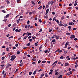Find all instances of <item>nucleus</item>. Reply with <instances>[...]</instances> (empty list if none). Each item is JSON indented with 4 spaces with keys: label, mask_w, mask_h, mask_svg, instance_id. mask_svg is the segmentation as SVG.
I'll list each match as a JSON object with an SVG mask.
<instances>
[{
    "label": "nucleus",
    "mask_w": 78,
    "mask_h": 78,
    "mask_svg": "<svg viewBox=\"0 0 78 78\" xmlns=\"http://www.w3.org/2000/svg\"><path fill=\"white\" fill-rule=\"evenodd\" d=\"M16 25H17V24H16V23H15L12 25V27H14Z\"/></svg>",
    "instance_id": "a878e982"
},
{
    "label": "nucleus",
    "mask_w": 78,
    "mask_h": 78,
    "mask_svg": "<svg viewBox=\"0 0 78 78\" xmlns=\"http://www.w3.org/2000/svg\"><path fill=\"white\" fill-rule=\"evenodd\" d=\"M25 28H28V25H25L24 26Z\"/></svg>",
    "instance_id": "09e8293b"
},
{
    "label": "nucleus",
    "mask_w": 78,
    "mask_h": 78,
    "mask_svg": "<svg viewBox=\"0 0 78 78\" xmlns=\"http://www.w3.org/2000/svg\"><path fill=\"white\" fill-rule=\"evenodd\" d=\"M19 15H18L17 16H16L15 18L16 19H17V18H19Z\"/></svg>",
    "instance_id": "72a5a7b5"
},
{
    "label": "nucleus",
    "mask_w": 78,
    "mask_h": 78,
    "mask_svg": "<svg viewBox=\"0 0 78 78\" xmlns=\"http://www.w3.org/2000/svg\"><path fill=\"white\" fill-rule=\"evenodd\" d=\"M64 19V16H62L61 18V20H63V19Z\"/></svg>",
    "instance_id": "2f4dec72"
},
{
    "label": "nucleus",
    "mask_w": 78,
    "mask_h": 78,
    "mask_svg": "<svg viewBox=\"0 0 78 78\" xmlns=\"http://www.w3.org/2000/svg\"><path fill=\"white\" fill-rule=\"evenodd\" d=\"M27 23V24H30V20H28Z\"/></svg>",
    "instance_id": "de8ad7c7"
},
{
    "label": "nucleus",
    "mask_w": 78,
    "mask_h": 78,
    "mask_svg": "<svg viewBox=\"0 0 78 78\" xmlns=\"http://www.w3.org/2000/svg\"><path fill=\"white\" fill-rule=\"evenodd\" d=\"M41 60H39L38 62V64H40L41 63Z\"/></svg>",
    "instance_id": "13d9d810"
},
{
    "label": "nucleus",
    "mask_w": 78,
    "mask_h": 78,
    "mask_svg": "<svg viewBox=\"0 0 78 78\" xmlns=\"http://www.w3.org/2000/svg\"><path fill=\"white\" fill-rule=\"evenodd\" d=\"M32 64H34H34H36V63L35 62H33L32 63Z\"/></svg>",
    "instance_id": "6e6d98bb"
},
{
    "label": "nucleus",
    "mask_w": 78,
    "mask_h": 78,
    "mask_svg": "<svg viewBox=\"0 0 78 78\" xmlns=\"http://www.w3.org/2000/svg\"><path fill=\"white\" fill-rule=\"evenodd\" d=\"M66 39V37L64 36L63 37V39Z\"/></svg>",
    "instance_id": "37998d69"
},
{
    "label": "nucleus",
    "mask_w": 78,
    "mask_h": 78,
    "mask_svg": "<svg viewBox=\"0 0 78 78\" xmlns=\"http://www.w3.org/2000/svg\"><path fill=\"white\" fill-rule=\"evenodd\" d=\"M50 4H51V5H53V3L52 1H51V2H50Z\"/></svg>",
    "instance_id": "b1692460"
},
{
    "label": "nucleus",
    "mask_w": 78,
    "mask_h": 78,
    "mask_svg": "<svg viewBox=\"0 0 78 78\" xmlns=\"http://www.w3.org/2000/svg\"><path fill=\"white\" fill-rule=\"evenodd\" d=\"M6 50L7 51H9V48H6Z\"/></svg>",
    "instance_id": "5701e85b"
},
{
    "label": "nucleus",
    "mask_w": 78,
    "mask_h": 78,
    "mask_svg": "<svg viewBox=\"0 0 78 78\" xmlns=\"http://www.w3.org/2000/svg\"><path fill=\"white\" fill-rule=\"evenodd\" d=\"M55 39H53L52 40V41L51 42V44H52V42H55Z\"/></svg>",
    "instance_id": "2eb2a0df"
},
{
    "label": "nucleus",
    "mask_w": 78,
    "mask_h": 78,
    "mask_svg": "<svg viewBox=\"0 0 78 78\" xmlns=\"http://www.w3.org/2000/svg\"><path fill=\"white\" fill-rule=\"evenodd\" d=\"M20 31H21V29H20L19 30L18 29H16L15 30V31H16V32H17L18 33H20Z\"/></svg>",
    "instance_id": "f257e3e1"
},
{
    "label": "nucleus",
    "mask_w": 78,
    "mask_h": 78,
    "mask_svg": "<svg viewBox=\"0 0 78 78\" xmlns=\"http://www.w3.org/2000/svg\"><path fill=\"white\" fill-rule=\"evenodd\" d=\"M50 62H51L50 61H47V63H48V64H50Z\"/></svg>",
    "instance_id": "4d7b16f0"
},
{
    "label": "nucleus",
    "mask_w": 78,
    "mask_h": 78,
    "mask_svg": "<svg viewBox=\"0 0 78 78\" xmlns=\"http://www.w3.org/2000/svg\"><path fill=\"white\" fill-rule=\"evenodd\" d=\"M62 75H60L58 77V78H62Z\"/></svg>",
    "instance_id": "f3484780"
},
{
    "label": "nucleus",
    "mask_w": 78,
    "mask_h": 78,
    "mask_svg": "<svg viewBox=\"0 0 78 78\" xmlns=\"http://www.w3.org/2000/svg\"><path fill=\"white\" fill-rule=\"evenodd\" d=\"M46 16H44V18H45L46 19H48V15H45Z\"/></svg>",
    "instance_id": "9d476101"
},
{
    "label": "nucleus",
    "mask_w": 78,
    "mask_h": 78,
    "mask_svg": "<svg viewBox=\"0 0 78 78\" xmlns=\"http://www.w3.org/2000/svg\"><path fill=\"white\" fill-rule=\"evenodd\" d=\"M27 55V53L25 52L23 56H26Z\"/></svg>",
    "instance_id": "c756f323"
},
{
    "label": "nucleus",
    "mask_w": 78,
    "mask_h": 78,
    "mask_svg": "<svg viewBox=\"0 0 78 78\" xmlns=\"http://www.w3.org/2000/svg\"><path fill=\"white\" fill-rule=\"evenodd\" d=\"M77 3H78V2H75V3L74 4V6H76V5H77Z\"/></svg>",
    "instance_id": "aec40b11"
},
{
    "label": "nucleus",
    "mask_w": 78,
    "mask_h": 78,
    "mask_svg": "<svg viewBox=\"0 0 78 78\" xmlns=\"http://www.w3.org/2000/svg\"><path fill=\"white\" fill-rule=\"evenodd\" d=\"M2 12H3V13H6V11H5V10H2Z\"/></svg>",
    "instance_id": "412c9836"
},
{
    "label": "nucleus",
    "mask_w": 78,
    "mask_h": 78,
    "mask_svg": "<svg viewBox=\"0 0 78 78\" xmlns=\"http://www.w3.org/2000/svg\"><path fill=\"white\" fill-rule=\"evenodd\" d=\"M58 70H59V69H57H57H55V72H58Z\"/></svg>",
    "instance_id": "7c9ffc66"
},
{
    "label": "nucleus",
    "mask_w": 78,
    "mask_h": 78,
    "mask_svg": "<svg viewBox=\"0 0 78 78\" xmlns=\"http://www.w3.org/2000/svg\"><path fill=\"white\" fill-rule=\"evenodd\" d=\"M23 65V63H20V66H22Z\"/></svg>",
    "instance_id": "c9c22d12"
},
{
    "label": "nucleus",
    "mask_w": 78,
    "mask_h": 78,
    "mask_svg": "<svg viewBox=\"0 0 78 78\" xmlns=\"http://www.w3.org/2000/svg\"><path fill=\"white\" fill-rule=\"evenodd\" d=\"M28 36L27 35L24 37L23 39V40H24V39H27V38L28 37Z\"/></svg>",
    "instance_id": "6e6552de"
},
{
    "label": "nucleus",
    "mask_w": 78,
    "mask_h": 78,
    "mask_svg": "<svg viewBox=\"0 0 78 78\" xmlns=\"http://www.w3.org/2000/svg\"><path fill=\"white\" fill-rule=\"evenodd\" d=\"M41 75L42 76H44L45 75V74H44V73H42L41 74Z\"/></svg>",
    "instance_id": "49530a36"
},
{
    "label": "nucleus",
    "mask_w": 78,
    "mask_h": 78,
    "mask_svg": "<svg viewBox=\"0 0 78 78\" xmlns=\"http://www.w3.org/2000/svg\"><path fill=\"white\" fill-rule=\"evenodd\" d=\"M6 73H5L4 75V78H5V77H6Z\"/></svg>",
    "instance_id": "4c0bfd02"
},
{
    "label": "nucleus",
    "mask_w": 78,
    "mask_h": 78,
    "mask_svg": "<svg viewBox=\"0 0 78 78\" xmlns=\"http://www.w3.org/2000/svg\"><path fill=\"white\" fill-rule=\"evenodd\" d=\"M46 8H48V7H49V5H46Z\"/></svg>",
    "instance_id": "cd10ccee"
},
{
    "label": "nucleus",
    "mask_w": 78,
    "mask_h": 78,
    "mask_svg": "<svg viewBox=\"0 0 78 78\" xmlns=\"http://www.w3.org/2000/svg\"><path fill=\"white\" fill-rule=\"evenodd\" d=\"M9 39H12V38H13V36H12L9 37Z\"/></svg>",
    "instance_id": "052dcab7"
},
{
    "label": "nucleus",
    "mask_w": 78,
    "mask_h": 78,
    "mask_svg": "<svg viewBox=\"0 0 78 78\" xmlns=\"http://www.w3.org/2000/svg\"><path fill=\"white\" fill-rule=\"evenodd\" d=\"M35 13H36V11H35L34 10L32 12L33 14H35Z\"/></svg>",
    "instance_id": "ea45409f"
},
{
    "label": "nucleus",
    "mask_w": 78,
    "mask_h": 78,
    "mask_svg": "<svg viewBox=\"0 0 78 78\" xmlns=\"http://www.w3.org/2000/svg\"><path fill=\"white\" fill-rule=\"evenodd\" d=\"M4 73H5V71L3 70L2 71V75H4Z\"/></svg>",
    "instance_id": "69168bd1"
},
{
    "label": "nucleus",
    "mask_w": 78,
    "mask_h": 78,
    "mask_svg": "<svg viewBox=\"0 0 78 78\" xmlns=\"http://www.w3.org/2000/svg\"><path fill=\"white\" fill-rule=\"evenodd\" d=\"M31 2L32 3V4H33V5H35V3L34 2V1H31Z\"/></svg>",
    "instance_id": "6ab92c4d"
},
{
    "label": "nucleus",
    "mask_w": 78,
    "mask_h": 78,
    "mask_svg": "<svg viewBox=\"0 0 78 78\" xmlns=\"http://www.w3.org/2000/svg\"><path fill=\"white\" fill-rule=\"evenodd\" d=\"M68 44H69V41H67L65 44V46H67V45H68Z\"/></svg>",
    "instance_id": "f8f14e48"
},
{
    "label": "nucleus",
    "mask_w": 78,
    "mask_h": 78,
    "mask_svg": "<svg viewBox=\"0 0 78 78\" xmlns=\"http://www.w3.org/2000/svg\"><path fill=\"white\" fill-rule=\"evenodd\" d=\"M29 75H31V74H32V72H30L29 73Z\"/></svg>",
    "instance_id": "f704fd0d"
},
{
    "label": "nucleus",
    "mask_w": 78,
    "mask_h": 78,
    "mask_svg": "<svg viewBox=\"0 0 78 78\" xmlns=\"http://www.w3.org/2000/svg\"><path fill=\"white\" fill-rule=\"evenodd\" d=\"M18 46H19L18 44L17 43L15 44V47H18Z\"/></svg>",
    "instance_id": "a18cd8bd"
},
{
    "label": "nucleus",
    "mask_w": 78,
    "mask_h": 78,
    "mask_svg": "<svg viewBox=\"0 0 78 78\" xmlns=\"http://www.w3.org/2000/svg\"><path fill=\"white\" fill-rule=\"evenodd\" d=\"M49 10H50V9H48L46 10V12H48L49 11Z\"/></svg>",
    "instance_id": "603ef678"
},
{
    "label": "nucleus",
    "mask_w": 78,
    "mask_h": 78,
    "mask_svg": "<svg viewBox=\"0 0 78 78\" xmlns=\"http://www.w3.org/2000/svg\"><path fill=\"white\" fill-rule=\"evenodd\" d=\"M65 58V57H64V56H61L60 57V59H63V58Z\"/></svg>",
    "instance_id": "c85d7f7f"
},
{
    "label": "nucleus",
    "mask_w": 78,
    "mask_h": 78,
    "mask_svg": "<svg viewBox=\"0 0 78 78\" xmlns=\"http://www.w3.org/2000/svg\"><path fill=\"white\" fill-rule=\"evenodd\" d=\"M41 8H42V5L40 6L39 7V8H38V9H41Z\"/></svg>",
    "instance_id": "58836bf2"
},
{
    "label": "nucleus",
    "mask_w": 78,
    "mask_h": 78,
    "mask_svg": "<svg viewBox=\"0 0 78 78\" xmlns=\"http://www.w3.org/2000/svg\"><path fill=\"white\" fill-rule=\"evenodd\" d=\"M59 37H60L59 36H57V37H56V39L57 40H58V39H59Z\"/></svg>",
    "instance_id": "ddd939ff"
},
{
    "label": "nucleus",
    "mask_w": 78,
    "mask_h": 78,
    "mask_svg": "<svg viewBox=\"0 0 78 78\" xmlns=\"http://www.w3.org/2000/svg\"><path fill=\"white\" fill-rule=\"evenodd\" d=\"M28 35H31V33H28Z\"/></svg>",
    "instance_id": "bf43d9fd"
},
{
    "label": "nucleus",
    "mask_w": 78,
    "mask_h": 78,
    "mask_svg": "<svg viewBox=\"0 0 78 78\" xmlns=\"http://www.w3.org/2000/svg\"><path fill=\"white\" fill-rule=\"evenodd\" d=\"M48 51L46 50L44 51V53H47Z\"/></svg>",
    "instance_id": "e433bc0d"
},
{
    "label": "nucleus",
    "mask_w": 78,
    "mask_h": 78,
    "mask_svg": "<svg viewBox=\"0 0 78 78\" xmlns=\"http://www.w3.org/2000/svg\"><path fill=\"white\" fill-rule=\"evenodd\" d=\"M59 74V73L58 72H56L55 73V75H58Z\"/></svg>",
    "instance_id": "a211bd4d"
},
{
    "label": "nucleus",
    "mask_w": 78,
    "mask_h": 78,
    "mask_svg": "<svg viewBox=\"0 0 78 78\" xmlns=\"http://www.w3.org/2000/svg\"><path fill=\"white\" fill-rule=\"evenodd\" d=\"M45 62H46V61L44 60L42 61V63H45Z\"/></svg>",
    "instance_id": "bb28decb"
},
{
    "label": "nucleus",
    "mask_w": 78,
    "mask_h": 78,
    "mask_svg": "<svg viewBox=\"0 0 78 78\" xmlns=\"http://www.w3.org/2000/svg\"><path fill=\"white\" fill-rule=\"evenodd\" d=\"M36 71H35L33 73V75H35V74H36Z\"/></svg>",
    "instance_id": "5fc2aeb1"
},
{
    "label": "nucleus",
    "mask_w": 78,
    "mask_h": 78,
    "mask_svg": "<svg viewBox=\"0 0 78 78\" xmlns=\"http://www.w3.org/2000/svg\"><path fill=\"white\" fill-rule=\"evenodd\" d=\"M77 67H78V65L77 64V65H76L75 66V69H76V68H77Z\"/></svg>",
    "instance_id": "864d4df0"
},
{
    "label": "nucleus",
    "mask_w": 78,
    "mask_h": 78,
    "mask_svg": "<svg viewBox=\"0 0 78 78\" xmlns=\"http://www.w3.org/2000/svg\"><path fill=\"white\" fill-rule=\"evenodd\" d=\"M8 20V19H6L5 20H3V21H4L5 22H6Z\"/></svg>",
    "instance_id": "8fccbe9b"
},
{
    "label": "nucleus",
    "mask_w": 78,
    "mask_h": 78,
    "mask_svg": "<svg viewBox=\"0 0 78 78\" xmlns=\"http://www.w3.org/2000/svg\"><path fill=\"white\" fill-rule=\"evenodd\" d=\"M59 50V49H58V50H56L55 51V53H56L57 52H58V51Z\"/></svg>",
    "instance_id": "79ce46f5"
},
{
    "label": "nucleus",
    "mask_w": 78,
    "mask_h": 78,
    "mask_svg": "<svg viewBox=\"0 0 78 78\" xmlns=\"http://www.w3.org/2000/svg\"><path fill=\"white\" fill-rule=\"evenodd\" d=\"M9 16V14L6 15V16L4 17V19H6V18H8Z\"/></svg>",
    "instance_id": "20e7f679"
},
{
    "label": "nucleus",
    "mask_w": 78,
    "mask_h": 78,
    "mask_svg": "<svg viewBox=\"0 0 78 78\" xmlns=\"http://www.w3.org/2000/svg\"><path fill=\"white\" fill-rule=\"evenodd\" d=\"M11 58H13V59H14L16 58V56L15 55H12L11 56Z\"/></svg>",
    "instance_id": "423d86ee"
},
{
    "label": "nucleus",
    "mask_w": 78,
    "mask_h": 78,
    "mask_svg": "<svg viewBox=\"0 0 78 78\" xmlns=\"http://www.w3.org/2000/svg\"><path fill=\"white\" fill-rule=\"evenodd\" d=\"M36 57H34V58L33 57V60L34 61H36V59H35Z\"/></svg>",
    "instance_id": "dca6fc26"
},
{
    "label": "nucleus",
    "mask_w": 78,
    "mask_h": 78,
    "mask_svg": "<svg viewBox=\"0 0 78 78\" xmlns=\"http://www.w3.org/2000/svg\"><path fill=\"white\" fill-rule=\"evenodd\" d=\"M34 19L35 20H37V18L36 17Z\"/></svg>",
    "instance_id": "0e129e2a"
},
{
    "label": "nucleus",
    "mask_w": 78,
    "mask_h": 78,
    "mask_svg": "<svg viewBox=\"0 0 78 78\" xmlns=\"http://www.w3.org/2000/svg\"><path fill=\"white\" fill-rule=\"evenodd\" d=\"M26 33H24L23 34V36H24L25 34H26Z\"/></svg>",
    "instance_id": "774afa93"
},
{
    "label": "nucleus",
    "mask_w": 78,
    "mask_h": 78,
    "mask_svg": "<svg viewBox=\"0 0 78 78\" xmlns=\"http://www.w3.org/2000/svg\"><path fill=\"white\" fill-rule=\"evenodd\" d=\"M31 38V36H29L28 37V39H30V38Z\"/></svg>",
    "instance_id": "e2e57ef3"
},
{
    "label": "nucleus",
    "mask_w": 78,
    "mask_h": 78,
    "mask_svg": "<svg viewBox=\"0 0 78 78\" xmlns=\"http://www.w3.org/2000/svg\"><path fill=\"white\" fill-rule=\"evenodd\" d=\"M2 60H4V59H5V56H4L2 57Z\"/></svg>",
    "instance_id": "3c124183"
},
{
    "label": "nucleus",
    "mask_w": 78,
    "mask_h": 78,
    "mask_svg": "<svg viewBox=\"0 0 78 78\" xmlns=\"http://www.w3.org/2000/svg\"><path fill=\"white\" fill-rule=\"evenodd\" d=\"M29 41L30 42H32V41H33V40H32V39H29Z\"/></svg>",
    "instance_id": "a19ab883"
},
{
    "label": "nucleus",
    "mask_w": 78,
    "mask_h": 78,
    "mask_svg": "<svg viewBox=\"0 0 78 78\" xmlns=\"http://www.w3.org/2000/svg\"><path fill=\"white\" fill-rule=\"evenodd\" d=\"M52 66H53V67H55V66H56V64H55V63L54 62L52 65Z\"/></svg>",
    "instance_id": "4468645a"
},
{
    "label": "nucleus",
    "mask_w": 78,
    "mask_h": 78,
    "mask_svg": "<svg viewBox=\"0 0 78 78\" xmlns=\"http://www.w3.org/2000/svg\"><path fill=\"white\" fill-rule=\"evenodd\" d=\"M30 44H31V43L29 42L27 44L26 46H30Z\"/></svg>",
    "instance_id": "4be33fe9"
},
{
    "label": "nucleus",
    "mask_w": 78,
    "mask_h": 78,
    "mask_svg": "<svg viewBox=\"0 0 78 78\" xmlns=\"http://www.w3.org/2000/svg\"><path fill=\"white\" fill-rule=\"evenodd\" d=\"M16 53H17V54H20V51H17L16 52Z\"/></svg>",
    "instance_id": "c03bdc74"
},
{
    "label": "nucleus",
    "mask_w": 78,
    "mask_h": 78,
    "mask_svg": "<svg viewBox=\"0 0 78 78\" xmlns=\"http://www.w3.org/2000/svg\"><path fill=\"white\" fill-rule=\"evenodd\" d=\"M69 65V63H66L65 64V67H66V66H68Z\"/></svg>",
    "instance_id": "39448f33"
},
{
    "label": "nucleus",
    "mask_w": 78,
    "mask_h": 78,
    "mask_svg": "<svg viewBox=\"0 0 78 78\" xmlns=\"http://www.w3.org/2000/svg\"><path fill=\"white\" fill-rule=\"evenodd\" d=\"M59 26H63V24L61 23H60L58 24Z\"/></svg>",
    "instance_id": "393cba45"
},
{
    "label": "nucleus",
    "mask_w": 78,
    "mask_h": 78,
    "mask_svg": "<svg viewBox=\"0 0 78 78\" xmlns=\"http://www.w3.org/2000/svg\"><path fill=\"white\" fill-rule=\"evenodd\" d=\"M78 58V57H76V58H71L72 59V60H75L76 59H77Z\"/></svg>",
    "instance_id": "0eeeda50"
},
{
    "label": "nucleus",
    "mask_w": 78,
    "mask_h": 78,
    "mask_svg": "<svg viewBox=\"0 0 78 78\" xmlns=\"http://www.w3.org/2000/svg\"><path fill=\"white\" fill-rule=\"evenodd\" d=\"M68 27L69 29V31H71V28H72V27H71V26H69Z\"/></svg>",
    "instance_id": "1a4fd4ad"
},
{
    "label": "nucleus",
    "mask_w": 78,
    "mask_h": 78,
    "mask_svg": "<svg viewBox=\"0 0 78 78\" xmlns=\"http://www.w3.org/2000/svg\"><path fill=\"white\" fill-rule=\"evenodd\" d=\"M42 29H40V30L39 31V32H42Z\"/></svg>",
    "instance_id": "680f3d73"
},
{
    "label": "nucleus",
    "mask_w": 78,
    "mask_h": 78,
    "mask_svg": "<svg viewBox=\"0 0 78 78\" xmlns=\"http://www.w3.org/2000/svg\"><path fill=\"white\" fill-rule=\"evenodd\" d=\"M14 59H13V58H12L10 59V61H14Z\"/></svg>",
    "instance_id": "338daca9"
},
{
    "label": "nucleus",
    "mask_w": 78,
    "mask_h": 78,
    "mask_svg": "<svg viewBox=\"0 0 78 78\" xmlns=\"http://www.w3.org/2000/svg\"><path fill=\"white\" fill-rule=\"evenodd\" d=\"M75 35H71V36L70 37V39H73V38H75Z\"/></svg>",
    "instance_id": "7ed1b4c3"
},
{
    "label": "nucleus",
    "mask_w": 78,
    "mask_h": 78,
    "mask_svg": "<svg viewBox=\"0 0 78 78\" xmlns=\"http://www.w3.org/2000/svg\"><path fill=\"white\" fill-rule=\"evenodd\" d=\"M69 25H74V23H73V22H69Z\"/></svg>",
    "instance_id": "f03ea898"
},
{
    "label": "nucleus",
    "mask_w": 78,
    "mask_h": 78,
    "mask_svg": "<svg viewBox=\"0 0 78 78\" xmlns=\"http://www.w3.org/2000/svg\"><path fill=\"white\" fill-rule=\"evenodd\" d=\"M58 52L59 53H62V50H60L59 49V50L58 51Z\"/></svg>",
    "instance_id": "473e14b6"
},
{
    "label": "nucleus",
    "mask_w": 78,
    "mask_h": 78,
    "mask_svg": "<svg viewBox=\"0 0 78 78\" xmlns=\"http://www.w3.org/2000/svg\"><path fill=\"white\" fill-rule=\"evenodd\" d=\"M66 35H70L71 34L70 33L67 32L66 33Z\"/></svg>",
    "instance_id": "9b49d317"
}]
</instances>
